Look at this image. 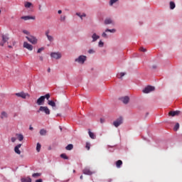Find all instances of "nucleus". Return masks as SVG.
<instances>
[{
    "label": "nucleus",
    "instance_id": "f257e3e1",
    "mask_svg": "<svg viewBox=\"0 0 182 182\" xmlns=\"http://www.w3.org/2000/svg\"><path fill=\"white\" fill-rule=\"evenodd\" d=\"M37 112L38 113H41V112H42L43 113H45V114L47 115L50 114V109H49L48 107L41 106Z\"/></svg>",
    "mask_w": 182,
    "mask_h": 182
},
{
    "label": "nucleus",
    "instance_id": "f03ea898",
    "mask_svg": "<svg viewBox=\"0 0 182 182\" xmlns=\"http://www.w3.org/2000/svg\"><path fill=\"white\" fill-rule=\"evenodd\" d=\"M26 38L30 43H32V45H36V43H38V38L33 36H26Z\"/></svg>",
    "mask_w": 182,
    "mask_h": 182
},
{
    "label": "nucleus",
    "instance_id": "7ed1b4c3",
    "mask_svg": "<svg viewBox=\"0 0 182 182\" xmlns=\"http://www.w3.org/2000/svg\"><path fill=\"white\" fill-rule=\"evenodd\" d=\"M15 96L17 97H21V99H26L31 97V95L28 93L21 92L15 94Z\"/></svg>",
    "mask_w": 182,
    "mask_h": 182
},
{
    "label": "nucleus",
    "instance_id": "20e7f679",
    "mask_svg": "<svg viewBox=\"0 0 182 182\" xmlns=\"http://www.w3.org/2000/svg\"><path fill=\"white\" fill-rule=\"evenodd\" d=\"M113 124L114 127H119L120 124H123V117H119L118 119H117L114 122Z\"/></svg>",
    "mask_w": 182,
    "mask_h": 182
},
{
    "label": "nucleus",
    "instance_id": "39448f33",
    "mask_svg": "<svg viewBox=\"0 0 182 182\" xmlns=\"http://www.w3.org/2000/svg\"><path fill=\"white\" fill-rule=\"evenodd\" d=\"M85 61L86 56L85 55H80L77 58L75 59V62H77L78 63H82V65H83V63H85Z\"/></svg>",
    "mask_w": 182,
    "mask_h": 182
},
{
    "label": "nucleus",
    "instance_id": "423d86ee",
    "mask_svg": "<svg viewBox=\"0 0 182 182\" xmlns=\"http://www.w3.org/2000/svg\"><path fill=\"white\" fill-rule=\"evenodd\" d=\"M23 47L26 49H28V50H33V46L31 45L28 42L25 41L23 44Z\"/></svg>",
    "mask_w": 182,
    "mask_h": 182
},
{
    "label": "nucleus",
    "instance_id": "0eeeda50",
    "mask_svg": "<svg viewBox=\"0 0 182 182\" xmlns=\"http://www.w3.org/2000/svg\"><path fill=\"white\" fill-rule=\"evenodd\" d=\"M154 87L149 85L143 90V93H150V92L154 91Z\"/></svg>",
    "mask_w": 182,
    "mask_h": 182
},
{
    "label": "nucleus",
    "instance_id": "6e6552de",
    "mask_svg": "<svg viewBox=\"0 0 182 182\" xmlns=\"http://www.w3.org/2000/svg\"><path fill=\"white\" fill-rule=\"evenodd\" d=\"M1 38H2V42L0 43V46H4V43H6V42L9 41V37L8 36V35H2Z\"/></svg>",
    "mask_w": 182,
    "mask_h": 182
},
{
    "label": "nucleus",
    "instance_id": "1a4fd4ad",
    "mask_svg": "<svg viewBox=\"0 0 182 182\" xmlns=\"http://www.w3.org/2000/svg\"><path fill=\"white\" fill-rule=\"evenodd\" d=\"M50 56H51V58H53L54 59H60V58H62V54L59 52L51 53Z\"/></svg>",
    "mask_w": 182,
    "mask_h": 182
},
{
    "label": "nucleus",
    "instance_id": "9d476101",
    "mask_svg": "<svg viewBox=\"0 0 182 182\" xmlns=\"http://www.w3.org/2000/svg\"><path fill=\"white\" fill-rule=\"evenodd\" d=\"M83 174H86L87 176H92V174H95V172L90 171L89 168H85L82 171Z\"/></svg>",
    "mask_w": 182,
    "mask_h": 182
},
{
    "label": "nucleus",
    "instance_id": "9b49d317",
    "mask_svg": "<svg viewBox=\"0 0 182 182\" xmlns=\"http://www.w3.org/2000/svg\"><path fill=\"white\" fill-rule=\"evenodd\" d=\"M21 19H23V21H29L31 19L35 21L36 17L32 16H23L21 17Z\"/></svg>",
    "mask_w": 182,
    "mask_h": 182
},
{
    "label": "nucleus",
    "instance_id": "f8f14e48",
    "mask_svg": "<svg viewBox=\"0 0 182 182\" xmlns=\"http://www.w3.org/2000/svg\"><path fill=\"white\" fill-rule=\"evenodd\" d=\"M37 105H38V106H41V105H43V103H45V97L41 96L40 97L36 102Z\"/></svg>",
    "mask_w": 182,
    "mask_h": 182
},
{
    "label": "nucleus",
    "instance_id": "ddd939ff",
    "mask_svg": "<svg viewBox=\"0 0 182 182\" xmlns=\"http://www.w3.org/2000/svg\"><path fill=\"white\" fill-rule=\"evenodd\" d=\"M119 100L122 101L124 105H127V103H129L130 101V98L128 96L122 97L119 98Z\"/></svg>",
    "mask_w": 182,
    "mask_h": 182
},
{
    "label": "nucleus",
    "instance_id": "4468645a",
    "mask_svg": "<svg viewBox=\"0 0 182 182\" xmlns=\"http://www.w3.org/2000/svg\"><path fill=\"white\" fill-rule=\"evenodd\" d=\"M21 147H22V144H18L17 146L14 147V151L15 153H16V154H21V150H19Z\"/></svg>",
    "mask_w": 182,
    "mask_h": 182
},
{
    "label": "nucleus",
    "instance_id": "2eb2a0df",
    "mask_svg": "<svg viewBox=\"0 0 182 182\" xmlns=\"http://www.w3.org/2000/svg\"><path fill=\"white\" fill-rule=\"evenodd\" d=\"M180 114V111H170L168 112V116H171L172 117H174V116H178Z\"/></svg>",
    "mask_w": 182,
    "mask_h": 182
},
{
    "label": "nucleus",
    "instance_id": "dca6fc26",
    "mask_svg": "<svg viewBox=\"0 0 182 182\" xmlns=\"http://www.w3.org/2000/svg\"><path fill=\"white\" fill-rule=\"evenodd\" d=\"M46 36L49 42H53V36L49 35V31H46Z\"/></svg>",
    "mask_w": 182,
    "mask_h": 182
},
{
    "label": "nucleus",
    "instance_id": "f3484780",
    "mask_svg": "<svg viewBox=\"0 0 182 182\" xmlns=\"http://www.w3.org/2000/svg\"><path fill=\"white\" fill-rule=\"evenodd\" d=\"M0 118L4 119H8V113L5 111L1 112Z\"/></svg>",
    "mask_w": 182,
    "mask_h": 182
},
{
    "label": "nucleus",
    "instance_id": "a211bd4d",
    "mask_svg": "<svg viewBox=\"0 0 182 182\" xmlns=\"http://www.w3.org/2000/svg\"><path fill=\"white\" fill-rule=\"evenodd\" d=\"M100 36H99L95 33H94L92 36V42H96V41H97V39H100Z\"/></svg>",
    "mask_w": 182,
    "mask_h": 182
},
{
    "label": "nucleus",
    "instance_id": "6ab92c4d",
    "mask_svg": "<svg viewBox=\"0 0 182 182\" xmlns=\"http://www.w3.org/2000/svg\"><path fill=\"white\" fill-rule=\"evenodd\" d=\"M115 164L117 168H120V167H122L123 165V161L122 160H118L116 161Z\"/></svg>",
    "mask_w": 182,
    "mask_h": 182
},
{
    "label": "nucleus",
    "instance_id": "aec40b11",
    "mask_svg": "<svg viewBox=\"0 0 182 182\" xmlns=\"http://www.w3.org/2000/svg\"><path fill=\"white\" fill-rule=\"evenodd\" d=\"M48 105H49V106H51V107H56V103H55L53 100H48Z\"/></svg>",
    "mask_w": 182,
    "mask_h": 182
},
{
    "label": "nucleus",
    "instance_id": "412c9836",
    "mask_svg": "<svg viewBox=\"0 0 182 182\" xmlns=\"http://www.w3.org/2000/svg\"><path fill=\"white\" fill-rule=\"evenodd\" d=\"M88 134L91 139H96V136L93 132H90V129H89Z\"/></svg>",
    "mask_w": 182,
    "mask_h": 182
},
{
    "label": "nucleus",
    "instance_id": "4be33fe9",
    "mask_svg": "<svg viewBox=\"0 0 182 182\" xmlns=\"http://www.w3.org/2000/svg\"><path fill=\"white\" fill-rule=\"evenodd\" d=\"M60 157H61V159H63L64 160H69V156H68L66 154H61L60 155Z\"/></svg>",
    "mask_w": 182,
    "mask_h": 182
},
{
    "label": "nucleus",
    "instance_id": "5701e85b",
    "mask_svg": "<svg viewBox=\"0 0 182 182\" xmlns=\"http://www.w3.org/2000/svg\"><path fill=\"white\" fill-rule=\"evenodd\" d=\"M46 133H48V132L45 129H42L40 130L41 136H46Z\"/></svg>",
    "mask_w": 182,
    "mask_h": 182
},
{
    "label": "nucleus",
    "instance_id": "b1692460",
    "mask_svg": "<svg viewBox=\"0 0 182 182\" xmlns=\"http://www.w3.org/2000/svg\"><path fill=\"white\" fill-rule=\"evenodd\" d=\"M16 136L19 141H22V140H23V135L22 134H16Z\"/></svg>",
    "mask_w": 182,
    "mask_h": 182
},
{
    "label": "nucleus",
    "instance_id": "393cba45",
    "mask_svg": "<svg viewBox=\"0 0 182 182\" xmlns=\"http://www.w3.org/2000/svg\"><path fill=\"white\" fill-rule=\"evenodd\" d=\"M21 182H32V179L31 178H22Z\"/></svg>",
    "mask_w": 182,
    "mask_h": 182
},
{
    "label": "nucleus",
    "instance_id": "a878e982",
    "mask_svg": "<svg viewBox=\"0 0 182 182\" xmlns=\"http://www.w3.org/2000/svg\"><path fill=\"white\" fill-rule=\"evenodd\" d=\"M24 6H25V8H31V6H32V3H31L29 1H26L24 3Z\"/></svg>",
    "mask_w": 182,
    "mask_h": 182
},
{
    "label": "nucleus",
    "instance_id": "bb28decb",
    "mask_svg": "<svg viewBox=\"0 0 182 182\" xmlns=\"http://www.w3.org/2000/svg\"><path fill=\"white\" fill-rule=\"evenodd\" d=\"M112 23V21L111 20V18H106L105 20V25H110V23Z\"/></svg>",
    "mask_w": 182,
    "mask_h": 182
},
{
    "label": "nucleus",
    "instance_id": "cd10ccee",
    "mask_svg": "<svg viewBox=\"0 0 182 182\" xmlns=\"http://www.w3.org/2000/svg\"><path fill=\"white\" fill-rule=\"evenodd\" d=\"M60 22H65L66 21V16L61 15L60 16Z\"/></svg>",
    "mask_w": 182,
    "mask_h": 182
},
{
    "label": "nucleus",
    "instance_id": "c85d7f7f",
    "mask_svg": "<svg viewBox=\"0 0 182 182\" xmlns=\"http://www.w3.org/2000/svg\"><path fill=\"white\" fill-rule=\"evenodd\" d=\"M77 16L80 17L81 19H83V17L85 18L86 14H80V13H76Z\"/></svg>",
    "mask_w": 182,
    "mask_h": 182
},
{
    "label": "nucleus",
    "instance_id": "c756f323",
    "mask_svg": "<svg viewBox=\"0 0 182 182\" xmlns=\"http://www.w3.org/2000/svg\"><path fill=\"white\" fill-rule=\"evenodd\" d=\"M65 149H67V150H73V144H68L66 147H65Z\"/></svg>",
    "mask_w": 182,
    "mask_h": 182
},
{
    "label": "nucleus",
    "instance_id": "7c9ffc66",
    "mask_svg": "<svg viewBox=\"0 0 182 182\" xmlns=\"http://www.w3.org/2000/svg\"><path fill=\"white\" fill-rule=\"evenodd\" d=\"M178 129H180V124L176 123V125H175V127H173V130H174L175 132H177V130H178Z\"/></svg>",
    "mask_w": 182,
    "mask_h": 182
},
{
    "label": "nucleus",
    "instance_id": "2f4dec72",
    "mask_svg": "<svg viewBox=\"0 0 182 182\" xmlns=\"http://www.w3.org/2000/svg\"><path fill=\"white\" fill-rule=\"evenodd\" d=\"M41 173H33L32 177H33L34 178H36V177H41Z\"/></svg>",
    "mask_w": 182,
    "mask_h": 182
},
{
    "label": "nucleus",
    "instance_id": "473e14b6",
    "mask_svg": "<svg viewBox=\"0 0 182 182\" xmlns=\"http://www.w3.org/2000/svg\"><path fill=\"white\" fill-rule=\"evenodd\" d=\"M174 8H176V4H174L173 1H171L170 2V9H174Z\"/></svg>",
    "mask_w": 182,
    "mask_h": 182
},
{
    "label": "nucleus",
    "instance_id": "72a5a7b5",
    "mask_svg": "<svg viewBox=\"0 0 182 182\" xmlns=\"http://www.w3.org/2000/svg\"><path fill=\"white\" fill-rule=\"evenodd\" d=\"M105 32H111V33H114V32H116V29L113 28V29H106Z\"/></svg>",
    "mask_w": 182,
    "mask_h": 182
},
{
    "label": "nucleus",
    "instance_id": "f704fd0d",
    "mask_svg": "<svg viewBox=\"0 0 182 182\" xmlns=\"http://www.w3.org/2000/svg\"><path fill=\"white\" fill-rule=\"evenodd\" d=\"M124 75H126V73H120L119 74H117L118 79H122V77H123V76H124Z\"/></svg>",
    "mask_w": 182,
    "mask_h": 182
},
{
    "label": "nucleus",
    "instance_id": "c9c22d12",
    "mask_svg": "<svg viewBox=\"0 0 182 182\" xmlns=\"http://www.w3.org/2000/svg\"><path fill=\"white\" fill-rule=\"evenodd\" d=\"M104 45H105V43H103V41H99V43H98V46H99L100 48H103Z\"/></svg>",
    "mask_w": 182,
    "mask_h": 182
},
{
    "label": "nucleus",
    "instance_id": "e433bc0d",
    "mask_svg": "<svg viewBox=\"0 0 182 182\" xmlns=\"http://www.w3.org/2000/svg\"><path fill=\"white\" fill-rule=\"evenodd\" d=\"M41 144L38 143L37 146H36V150H37L38 153H39V151H41Z\"/></svg>",
    "mask_w": 182,
    "mask_h": 182
},
{
    "label": "nucleus",
    "instance_id": "4c0bfd02",
    "mask_svg": "<svg viewBox=\"0 0 182 182\" xmlns=\"http://www.w3.org/2000/svg\"><path fill=\"white\" fill-rule=\"evenodd\" d=\"M43 97H44V100L47 99V100H49L50 98V95L46 94V95L43 96Z\"/></svg>",
    "mask_w": 182,
    "mask_h": 182
},
{
    "label": "nucleus",
    "instance_id": "58836bf2",
    "mask_svg": "<svg viewBox=\"0 0 182 182\" xmlns=\"http://www.w3.org/2000/svg\"><path fill=\"white\" fill-rule=\"evenodd\" d=\"M117 1H119V0H110L109 5L111 6H113V4H116V2H117Z\"/></svg>",
    "mask_w": 182,
    "mask_h": 182
},
{
    "label": "nucleus",
    "instance_id": "ea45409f",
    "mask_svg": "<svg viewBox=\"0 0 182 182\" xmlns=\"http://www.w3.org/2000/svg\"><path fill=\"white\" fill-rule=\"evenodd\" d=\"M87 150H90V143L87 142L85 146Z\"/></svg>",
    "mask_w": 182,
    "mask_h": 182
},
{
    "label": "nucleus",
    "instance_id": "a19ab883",
    "mask_svg": "<svg viewBox=\"0 0 182 182\" xmlns=\"http://www.w3.org/2000/svg\"><path fill=\"white\" fill-rule=\"evenodd\" d=\"M42 50H45V48L42 47L37 50V53H41Z\"/></svg>",
    "mask_w": 182,
    "mask_h": 182
},
{
    "label": "nucleus",
    "instance_id": "79ce46f5",
    "mask_svg": "<svg viewBox=\"0 0 182 182\" xmlns=\"http://www.w3.org/2000/svg\"><path fill=\"white\" fill-rule=\"evenodd\" d=\"M23 33H24L25 35H30L31 34V33H29V31H28L26 30H23Z\"/></svg>",
    "mask_w": 182,
    "mask_h": 182
},
{
    "label": "nucleus",
    "instance_id": "37998d69",
    "mask_svg": "<svg viewBox=\"0 0 182 182\" xmlns=\"http://www.w3.org/2000/svg\"><path fill=\"white\" fill-rule=\"evenodd\" d=\"M102 38H107V34L106 33H102Z\"/></svg>",
    "mask_w": 182,
    "mask_h": 182
},
{
    "label": "nucleus",
    "instance_id": "c03bdc74",
    "mask_svg": "<svg viewBox=\"0 0 182 182\" xmlns=\"http://www.w3.org/2000/svg\"><path fill=\"white\" fill-rule=\"evenodd\" d=\"M88 53H90V54L95 53V50H93V49H90V50H88Z\"/></svg>",
    "mask_w": 182,
    "mask_h": 182
},
{
    "label": "nucleus",
    "instance_id": "a18cd8bd",
    "mask_svg": "<svg viewBox=\"0 0 182 182\" xmlns=\"http://www.w3.org/2000/svg\"><path fill=\"white\" fill-rule=\"evenodd\" d=\"M11 141H12V143H15V141H16V138L11 137Z\"/></svg>",
    "mask_w": 182,
    "mask_h": 182
},
{
    "label": "nucleus",
    "instance_id": "49530a36",
    "mask_svg": "<svg viewBox=\"0 0 182 182\" xmlns=\"http://www.w3.org/2000/svg\"><path fill=\"white\" fill-rule=\"evenodd\" d=\"M139 50H141V52H146V48H141L139 49Z\"/></svg>",
    "mask_w": 182,
    "mask_h": 182
},
{
    "label": "nucleus",
    "instance_id": "de8ad7c7",
    "mask_svg": "<svg viewBox=\"0 0 182 182\" xmlns=\"http://www.w3.org/2000/svg\"><path fill=\"white\" fill-rule=\"evenodd\" d=\"M100 123H102V124L105 123V119L101 118L100 119Z\"/></svg>",
    "mask_w": 182,
    "mask_h": 182
},
{
    "label": "nucleus",
    "instance_id": "09e8293b",
    "mask_svg": "<svg viewBox=\"0 0 182 182\" xmlns=\"http://www.w3.org/2000/svg\"><path fill=\"white\" fill-rule=\"evenodd\" d=\"M36 182H43V180L40 178V179L36 180Z\"/></svg>",
    "mask_w": 182,
    "mask_h": 182
},
{
    "label": "nucleus",
    "instance_id": "8fccbe9b",
    "mask_svg": "<svg viewBox=\"0 0 182 182\" xmlns=\"http://www.w3.org/2000/svg\"><path fill=\"white\" fill-rule=\"evenodd\" d=\"M39 59H40V60H41V62L43 61V56H40Z\"/></svg>",
    "mask_w": 182,
    "mask_h": 182
},
{
    "label": "nucleus",
    "instance_id": "3c124183",
    "mask_svg": "<svg viewBox=\"0 0 182 182\" xmlns=\"http://www.w3.org/2000/svg\"><path fill=\"white\" fill-rule=\"evenodd\" d=\"M58 14L59 15H60V14H62V10H58Z\"/></svg>",
    "mask_w": 182,
    "mask_h": 182
},
{
    "label": "nucleus",
    "instance_id": "603ef678",
    "mask_svg": "<svg viewBox=\"0 0 182 182\" xmlns=\"http://www.w3.org/2000/svg\"><path fill=\"white\" fill-rule=\"evenodd\" d=\"M29 130H33V127L32 126H31V125L29 127Z\"/></svg>",
    "mask_w": 182,
    "mask_h": 182
},
{
    "label": "nucleus",
    "instance_id": "864d4df0",
    "mask_svg": "<svg viewBox=\"0 0 182 182\" xmlns=\"http://www.w3.org/2000/svg\"><path fill=\"white\" fill-rule=\"evenodd\" d=\"M80 180H83V175L80 177Z\"/></svg>",
    "mask_w": 182,
    "mask_h": 182
},
{
    "label": "nucleus",
    "instance_id": "5fc2aeb1",
    "mask_svg": "<svg viewBox=\"0 0 182 182\" xmlns=\"http://www.w3.org/2000/svg\"><path fill=\"white\" fill-rule=\"evenodd\" d=\"M156 68H157L156 65H153V69H156Z\"/></svg>",
    "mask_w": 182,
    "mask_h": 182
},
{
    "label": "nucleus",
    "instance_id": "6e6d98bb",
    "mask_svg": "<svg viewBox=\"0 0 182 182\" xmlns=\"http://www.w3.org/2000/svg\"><path fill=\"white\" fill-rule=\"evenodd\" d=\"M48 73H50V68L48 69Z\"/></svg>",
    "mask_w": 182,
    "mask_h": 182
},
{
    "label": "nucleus",
    "instance_id": "4d7b16f0",
    "mask_svg": "<svg viewBox=\"0 0 182 182\" xmlns=\"http://www.w3.org/2000/svg\"><path fill=\"white\" fill-rule=\"evenodd\" d=\"M60 132H62V127H60Z\"/></svg>",
    "mask_w": 182,
    "mask_h": 182
},
{
    "label": "nucleus",
    "instance_id": "13d9d810",
    "mask_svg": "<svg viewBox=\"0 0 182 182\" xmlns=\"http://www.w3.org/2000/svg\"><path fill=\"white\" fill-rule=\"evenodd\" d=\"M9 48H12V46H9Z\"/></svg>",
    "mask_w": 182,
    "mask_h": 182
},
{
    "label": "nucleus",
    "instance_id": "bf43d9fd",
    "mask_svg": "<svg viewBox=\"0 0 182 182\" xmlns=\"http://www.w3.org/2000/svg\"><path fill=\"white\" fill-rule=\"evenodd\" d=\"M39 11H41V6H39Z\"/></svg>",
    "mask_w": 182,
    "mask_h": 182
},
{
    "label": "nucleus",
    "instance_id": "052dcab7",
    "mask_svg": "<svg viewBox=\"0 0 182 182\" xmlns=\"http://www.w3.org/2000/svg\"><path fill=\"white\" fill-rule=\"evenodd\" d=\"M75 171L74 170V171H73V173H75Z\"/></svg>",
    "mask_w": 182,
    "mask_h": 182
},
{
    "label": "nucleus",
    "instance_id": "680f3d73",
    "mask_svg": "<svg viewBox=\"0 0 182 182\" xmlns=\"http://www.w3.org/2000/svg\"><path fill=\"white\" fill-rule=\"evenodd\" d=\"M1 11L0 10V14H1Z\"/></svg>",
    "mask_w": 182,
    "mask_h": 182
},
{
    "label": "nucleus",
    "instance_id": "e2e57ef3",
    "mask_svg": "<svg viewBox=\"0 0 182 182\" xmlns=\"http://www.w3.org/2000/svg\"><path fill=\"white\" fill-rule=\"evenodd\" d=\"M57 116H59V114H57Z\"/></svg>",
    "mask_w": 182,
    "mask_h": 182
}]
</instances>
